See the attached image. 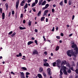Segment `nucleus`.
<instances>
[{
  "instance_id": "38",
  "label": "nucleus",
  "mask_w": 78,
  "mask_h": 78,
  "mask_svg": "<svg viewBox=\"0 0 78 78\" xmlns=\"http://www.w3.org/2000/svg\"><path fill=\"white\" fill-rule=\"evenodd\" d=\"M57 63H61V61H60V60H58L57 61Z\"/></svg>"
},
{
  "instance_id": "29",
  "label": "nucleus",
  "mask_w": 78,
  "mask_h": 78,
  "mask_svg": "<svg viewBox=\"0 0 78 78\" xmlns=\"http://www.w3.org/2000/svg\"><path fill=\"white\" fill-rule=\"evenodd\" d=\"M72 63L73 64H72L73 66L75 67V63H74V61H73L72 62Z\"/></svg>"
},
{
  "instance_id": "33",
  "label": "nucleus",
  "mask_w": 78,
  "mask_h": 78,
  "mask_svg": "<svg viewBox=\"0 0 78 78\" xmlns=\"http://www.w3.org/2000/svg\"><path fill=\"white\" fill-rule=\"evenodd\" d=\"M12 33V31H11L8 34L9 35H11Z\"/></svg>"
},
{
  "instance_id": "23",
  "label": "nucleus",
  "mask_w": 78,
  "mask_h": 78,
  "mask_svg": "<svg viewBox=\"0 0 78 78\" xmlns=\"http://www.w3.org/2000/svg\"><path fill=\"white\" fill-rule=\"evenodd\" d=\"M48 6H49V4H46L45 6V9H47V8Z\"/></svg>"
},
{
  "instance_id": "20",
  "label": "nucleus",
  "mask_w": 78,
  "mask_h": 78,
  "mask_svg": "<svg viewBox=\"0 0 78 78\" xmlns=\"http://www.w3.org/2000/svg\"><path fill=\"white\" fill-rule=\"evenodd\" d=\"M59 64H60V63H57L56 65H57V66L58 67H59V68H60L61 66H60L59 65Z\"/></svg>"
},
{
  "instance_id": "27",
  "label": "nucleus",
  "mask_w": 78,
  "mask_h": 78,
  "mask_svg": "<svg viewBox=\"0 0 78 78\" xmlns=\"http://www.w3.org/2000/svg\"><path fill=\"white\" fill-rule=\"evenodd\" d=\"M63 74V73L62 72V70L61 69L60 70V75H61V76Z\"/></svg>"
},
{
  "instance_id": "52",
  "label": "nucleus",
  "mask_w": 78,
  "mask_h": 78,
  "mask_svg": "<svg viewBox=\"0 0 78 78\" xmlns=\"http://www.w3.org/2000/svg\"><path fill=\"white\" fill-rule=\"evenodd\" d=\"M75 18V16L74 15H73L72 18V20H73L74 19V18Z\"/></svg>"
},
{
  "instance_id": "55",
  "label": "nucleus",
  "mask_w": 78,
  "mask_h": 78,
  "mask_svg": "<svg viewBox=\"0 0 78 78\" xmlns=\"http://www.w3.org/2000/svg\"><path fill=\"white\" fill-rule=\"evenodd\" d=\"M43 61L44 62H47V59H44Z\"/></svg>"
},
{
  "instance_id": "39",
  "label": "nucleus",
  "mask_w": 78,
  "mask_h": 78,
  "mask_svg": "<svg viewBox=\"0 0 78 78\" xmlns=\"http://www.w3.org/2000/svg\"><path fill=\"white\" fill-rule=\"evenodd\" d=\"M70 69L71 70H72V71H74V70H73V67H71Z\"/></svg>"
},
{
  "instance_id": "30",
  "label": "nucleus",
  "mask_w": 78,
  "mask_h": 78,
  "mask_svg": "<svg viewBox=\"0 0 78 78\" xmlns=\"http://www.w3.org/2000/svg\"><path fill=\"white\" fill-rule=\"evenodd\" d=\"M32 10L34 12H36V9H35V8H34V7L32 8Z\"/></svg>"
},
{
  "instance_id": "5",
  "label": "nucleus",
  "mask_w": 78,
  "mask_h": 78,
  "mask_svg": "<svg viewBox=\"0 0 78 78\" xmlns=\"http://www.w3.org/2000/svg\"><path fill=\"white\" fill-rule=\"evenodd\" d=\"M48 75L49 76H51V69H50V68H49L48 69Z\"/></svg>"
},
{
  "instance_id": "10",
  "label": "nucleus",
  "mask_w": 78,
  "mask_h": 78,
  "mask_svg": "<svg viewBox=\"0 0 78 78\" xmlns=\"http://www.w3.org/2000/svg\"><path fill=\"white\" fill-rule=\"evenodd\" d=\"M5 7H6V10H8V4L7 3H6L5 4Z\"/></svg>"
},
{
  "instance_id": "21",
  "label": "nucleus",
  "mask_w": 78,
  "mask_h": 78,
  "mask_svg": "<svg viewBox=\"0 0 78 78\" xmlns=\"http://www.w3.org/2000/svg\"><path fill=\"white\" fill-rule=\"evenodd\" d=\"M72 3V1L71 0H69V5H71Z\"/></svg>"
},
{
  "instance_id": "59",
  "label": "nucleus",
  "mask_w": 78,
  "mask_h": 78,
  "mask_svg": "<svg viewBox=\"0 0 78 78\" xmlns=\"http://www.w3.org/2000/svg\"><path fill=\"white\" fill-rule=\"evenodd\" d=\"M73 34H70L69 35V37H71V36H72Z\"/></svg>"
},
{
  "instance_id": "28",
  "label": "nucleus",
  "mask_w": 78,
  "mask_h": 78,
  "mask_svg": "<svg viewBox=\"0 0 78 78\" xmlns=\"http://www.w3.org/2000/svg\"><path fill=\"white\" fill-rule=\"evenodd\" d=\"M67 72L69 73H71V70H70V69H69L67 70Z\"/></svg>"
},
{
  "instance_id": "22",
  "label": "nucleus",
  "mask_w": 78,
  "mask_h": 78,
  "mask_svg": "<svg viewBox=\"0 0 78 78\" xmlns=\"http://www.w3.org/2000/svg\"><path fill=\"white\" fill-rule=\"evenodd\" d=\"M45 19V18L44 17H43L41 18V21H44V19Z\"/></svg>"
},
{
  "instance_id": "42",
  "label": "nucleus",
  "mask_w": 78,
  "mask_h": 78,
  "mask_svg": "<svg viewBox=\"0 0 78 78\" xmlns=\"http://www.w3.org/2000/svg\"><path fill=\"white\" fill-rule=\"evenodd\" d=\"M19 55L20 57L22 56V54L20 52L19 54Z\"/></svg>"
},
{
  "instance_id": "35",
  "label": "nucleus",
  "mask_w": 78,
  "mask_h": 78,
  "mask_svg": "<svg viewBox=\"0 0 78 78\" xmlns=\"http://www.w3.org/2000/svg\"><path fill=\"white\" fill-rule=\"evenodd\" d=\"M48 12V10H45L44 11V12H45V13H46V14H47V13Z\"/></svg>"
},
{
  "instance_id": "32",
  "label": "nucleus",
  "mask_w": 78,
  "mask_h": 78,
  "mask_svg": "<svg viewBox=\"0 0 78 78\" xmlns=\"http://www.w3.org/2000/svg\"><path fill=\"white\" fill-rule=\"evenodd\" d=\"M21 76H24V73L23 72H21Z\"/></svg>"
},
{
  "instance_id": "2",
  "label": "nucleus",
  "mask_w": 78,
  "mask_h": 78,
  "mask_svg": "<svg viewBox=\"0 0 78 78\" xmlns=\"http://www.w3.org/2000/svg\"><path fill=\"white\" fill-rule=\"evenodd\" d=\"M66 64H67L68 67H70V64L67 62L65 60H62V62L61 63V66H62V67H64L66 69V67L64 66L66 65Z\"/></svg>"
},
{
  "instance_id": "15",
  "label": "nucleus",
  "mask_w": 78,
  "mask_h": 78,
  "mask_svg": "<svg viewBox=\"0 0 78 78\" xmlns=\"http://www.w3.org/2000/svg\"><path fill=\"white\" fill-rule=\"evenodd\" d=\"M27 6H28V4L27 3H26V5L24 7V9H26L27 8V7H28Z\"/></svg>"
},
{
  "instance_id": "58",
  "label": "nucleus",
  "mask_w": 78,
  "mask_h": 78,
  "mask_svg": "<svg viewBox=\"0 0 78 78\" xmlns=\"http://www.w3.org/2000/svg\"><path fill=\"white\" fill-rule=\"evenodd\" d=\"M61 36H64V34L62 33H61Z\"/></svg>"
},
{
  "instance_id": "54",
  "label": "nucleus",
  "mask_w": 78,
  "mask_h": 78,
  "mask_svg": "<svg viewBox=\"0 0 78 78\" xmlns=\"http://www.w3.org/2000/svg\"><path fill=\"white\" fill-rule=\"evenodd\" d=\"M52 12H54V11H55V9H52Z\"/></svg>"
},
{
  "instance_id": "16",
  "label": "nucleus",
  "mask_w": 78,
  "mask_h": 78,
  "mask_svg": "<svg viewBox=\"0 0 78 78\" xmlns=\"http://www.w3.org/2000/svg\"><path fill=\"white\" fill-rule=\"evenodd\" d=\"M41 11H39L38 13L37 16H41Z\"/></svg>"
},
{
  "instance_id": "56",
  "label": "nucleus",
  "mask_w": 78,
  "mask_h": 78,
  "mask_svg": "<svg viewBox=\"0 0 78 78\" xmlns=\"http://www.w3.org/2000/svg\"><path fill=\"white\" fill-rule=\"evenodd\" d=\"M46 13H45V12H44V14H43V16H44L45 15H46Z\"/></svg>"
},
{
  "instance_id": "60",
  "label": "nucleus",
  "mask_w": 78,
  "mask_h": 78,
  "mask_svg": "<svg viewBox=\"0 0 78 78\" xmlns=\"http://www.w3.org/2000/svg\"><path fill=\"white\" fill-rule=\"evenodd\" d=\"M46 22H48V18H46Z\"/></svg>"
},
{
  "instance_id": "19",
  "label": "nucleus",
  "mask_w": 78,
  "mask_h": 78,
  "mask_svg": "<svg viewBox=\"0 0 78 78\" xmlns=\"http://www.w3.org/2000/svg\"><path fill=\"white\" fill-rule=\"evenodd\" d=\"M19 28L20 30H25V29H26V28L22 27H19Z\"/></svg>"
},
{
  "instance_id": "47",
  "label": "nucleus",
  "mask_w": 78,
  "mask_h": 78,
  "mask_svg": "<svg viewBox=\"0 0 78 78\" xmlns=\"http://www.w3.org/2000/svg\"><path fill=\"white\" fill-rule=\"evenodd\" d=\"M44 54H45V55H47V52L46 51L44 52Z\"/></svg>"
},
{
  "instance_id": "51",
  "label": "nucleus",
  "mask_w": 78,
  "mask_h": 78,
  "mask_svg": "<svg viewBox=\"0 0 78 78\" xmlns=\"http://www.w3.org/2000/svg\"><path fill=\"white\" fill-rule=\"evenodd\" d=\"M23 17V14H21L20 18H22Z\"/></svg>"
},
{
  "instance_id": "50",
  "label": "nucleus",
  "mask_w": 78,
  "mask_h": 78,
  "mask_svg": "<svg viewBox=\"0 0 78 78\" xmlns=\"http://www.w3.org/2000/svg\"><path fill=\"white\" fill-rule=\"evenodd\" d=\"M23 5H24V4H23V3H22V2H21V3L20 4V5L21 6H23Z\"/></svg>"
},
{
  "instance_id": "14",
  "label": "nucleus",
  "mask_w": 78,
  "mask_h": 78,
  "mask_svg": "<svg viewBox=\"0 0 78 78\" xmlns=\"http://www.w3.org/2000/svg\"><path fill=\"white\" fill-rule=\"evenodd\" d=\"M38 77L39 78H42V75L40 74H37Z\"/></svg>"
},
{
  "instance_id": "36",
  "label": "nucleus",
  "mask_w": 78,
  "mask_h": 78,
  "mask_svg": "<svg viewBox=\"0 0 78 78\" xmlns=\"http://www.w3.org/2000/svg\"><path fill=\"white\" fill-rule=\"evenodd\" d=\"M34 42L35 44H36V45H37V41L36 40H35Z\"/></svg>"
},
{
  "instance_id": "4",
  "label": "nucleus",
  "mask_w": 78,
  "mask_h": 78,
  "mask_svg": "<svg viewBox=\"0 0 78 78\" xmlns=\"http://www.w3.org/2000/svg\"><path fill=\"white\" fill-rule=\"evenodd\" d=\"M19 0H18V1L16 2V9H18V8H19Z\"/></svg>"
},
{
  "instance_id": "24",
  "label": "nucleus",
  "mask_w": 78,
  "mask_h": 78,
  "mask_svg": "<svg viewBox=\"0 0 78 78\" xmlns=\"http://www.w3.org/2000/svg\"><path fill=\"white\" fill-rule=\"evenodd\" d=\"M36 5V3L34 2V3H32V4L31 7H34V6Z\"/></svg>"
},
{
  "instance_id": "3",
  "label": "nucleus",
  "mask_w": 78,
  "mask_h": 78,
  "mask_svg": "<svg viewBox=\"0 0 78 78\" xmlns=\"http://www.w3.org/2000/svg\"><path fill=\"white\" fill-rule=\"evenodd\" d=\"M32 53L33 55H39L38 51L36 49H35L33 51Z\"/></svg>"
},
{
  "instance_id": "41",
  "label": "nucleus",
  "mask_w": 78,
  "mask_h": 78,
  "mask_svg": "<svg viewBox=\"0 0 78 78\" xmlns=\"http://www.w3.org/2000/svg\"><path fill=\"white\" fill-rule=\"evenodd\" d=\"M76 73L78 74V69H76L75 70Z\"/></svg>"
},
{
  "instance_id": "12",
  "label": "nucleus",
  "mask_w": 78,
  "mask_h": 78,
  "mask_svg": "<svg viewBox=\"0 0 78 78\" xmlns=\"http://www.w3.org/2000/svg\"><path fill=\"white\" fill-rule=\"evenodd\" d=\"M33 42L32 41H29L27 43V45H30V44H33Z\"/></svg>"
},
{
  "instance_id": "34",
  "label": "nucleus",
  "mask_w": 78,
  "mask_h": 78,
  "mask_svg": "<svg viewBox=\"0 0 78 78\" xmlns=\"http://www.w3.org/2000/svg\"><path fill=\"white\" fill-rule=\"evenodd\" d=\"M21 3H23V4H24V3H25V0H23L21 2Z\"/></svg>"
},
{
  "instance_id": "11",
  "label": "nucleus",
  "mask_w": 78,
  "mask_h": 78,
  "mask_svg": "<svg viewBox=\"0 0 78 78\" xmlns=\"http://www.w3.org/2000/svg\"><path fill=\"white\" fill-rule=\"evenodd\" d=\"M46 3V1L45 0L43 2L41 3V6H43V5H45Z\"/></svg>"
},
{
  "instance_id": "31",
  "label": "nucleus",
  "mask_w": 78,
  "mask_h": 78,
  "mask_svg": "<svg viewBox=\"0 0 78 78\" xmlns=\"http://www.w3.org/2000/svg\"><path fill=\"white\" fill-rule=\"evenodd\" d=\"M26 75H30V73H28V72H27L26 73Z\"/></svg>"
},
{
  "instance_id": "49",
  "label": "nucleus",
  "mask_w": 78,
  "mask_h": 78,
  "mask_svg": "<svg viewBox=\"0 0 78 78\" xmlns=\"http://www.w3.org/2000/svg\"><path fill=\"white\" fill-rule=\"evenodd\" d=\"M12 15L14 14V10L12 11Z\"/></svg>"
},
{
  "instance_id": "26",
  "label": "nucleus",
  "mask_w": 78,
  "mask_h": 78,
  "mask_svg": "<svg viewBox=\"0 0 78 78\" xmlns=\"http://www.w3.org/2000/svg\"><path fill=\"white\" fill-rule=\"evenodd\" d=\"M56 62H54L53 64V66H56Z\"/></svg>"
},
{
  "instance_id": "6",
  "label": "nucleus",
  "mask_w": 78,
  "mask_h": 78,
  "mask_svg": "<svg viewBox=\"0 0 78 78\" xmlns=\"http://www.w3.org/2000/svg\"><path fill=\"white\" fill-rule=\"evenodd\" d=\"M43 66H46V67H48V66H49V64H48V63L45 62Z\"/></svg>"
},
{
  "instance_id": "17",
  "label": "nucleus",
  "mask_w": 78,
  "mask_h": 78,
  "mask_svg": "<svg viewBox=\"0 0 78 78\" xmlns=\"http://www.w3.org/2000/svg\"><path fill=\"white\" fill-rule=\"evenodd\" d=\"M59 46H57L56 48H55V50L56 51H58L59 50Z\"/></svg>"
},
{
  "instance_id": "46",
  "label": "nucleus",
  "mask_w": 78,
  "mask_h": 78,
  "mask_svg": "<svg viewBox=\"0 0 78 78\" xmlns=\"http://www.w3.org/2000/svg\"><path fill=\"white\" fill-rule=\"evenodd\" d=\"M43 38L44 39V41H46V39L45 38V36H43Z\"/></svg>"
},
{
  "instance_id": "13",
  "label": "nucleus",
  "mask_w": 78,
  "mask_h": 78,
  "mask_svg": "<svg viewBox=\"0 0 78 78\" xmlns=\"http://www.w3.org/2000/svg\"><path fill=\"white\" fill-rule=\"evenodd\" d=\"M21 69H23V70H25L26 71H27V69L25 67H22L21 68Z\"/></svg>"
},
{
  "instance_id": "53",
  "label": "nucleus",
  "mask_w": 78,
  "mask_h": 78,
  "mask_svg": "<svg viewBox=\"0 0 78 78\" xmlns=\"http://www.w3.org/2000/svg\"><path fill=\"white\" fill-rule=\"evenodd\" d=\"M31 22H30L29 23H28V25L29 26H31Z\"/></svg>"
},
{
  "instance_id": "7",
  "label": "nucleus",
  "mask_w": 78,
  "mask_h": 78,
  "mask_svg": "<svg viewBox=\"0 0 78 78\" xmlns=\"http://www.w3.org/2000/svg\"><path fill=\"white\" fill-rule=\"evenodd\" d=\"M39 71L40 73H41L43 71V69L42 67H40L39 68Z\"/></svg>"
},
{
  "instance_id": "64",
  "label": "nucleus",
  "mask_w": 78,
  "mask_h": 78,
  "mask_svg": "<svg viewBox=\"0 0 78 78\" xmlns=\"http://www.w3.org/2000/svg\"><path fill=\"white\" fill-rule=\"evenodd\" d=\"M64 2H65V3H67V1H65L64 0Z\"/></svg>"
},
{
  "instance_id": "43",
  "label": "nucleus",
  "mask_w": 78,
  "mask_h": 78,
  "mask_svg": "<svg viewBox=\"0 0 78 78\" xmlns=\"http://www.w3.org/2000/svg\"><path fill=\"white\" fill-rule=\"evenodd\" d=\"M43 75H44V76H45V77H46V76H47V75L44 73H43Z\"/></svg>"
},
{
  "instance_id": "48",
  "label": "nucleus",
  "mask_w": 78,
  "mask_h": 78,
  "mask_svg": "<svg viewBox=\"0 0 78 78\" xmlns=\"http://www.w3.org/2000/svg\"><path fill=\"white\" fill-rule=\"evenodd\" d=\"M55 30V27H53L52 30V31H54Z\"/></svg>"
},
{
  "instance_id": "8",
  "label": "nucleus",
  "mask_w": 78,
  "mask_h": 78,
  "mask_svg": "<svg viewBox=\"0 0 78 78\" xmlns=\"http://www.w3.org/2000/svg\"><path fill=\"white\" fill-rule=\"evenodd\" d=\"M63 73H64V74H65V75H67V71H66V69H64Z\"/></svg>"
},
{
  "instance_id": "37",
  "label": "nucleus",
  "mask_w": 78,
  "mask_h": 78,
  "mask_svg": "<svg viewBox=\"0 0 78 78\" xmlns=\"http://www.w3.org/2000/svg\"><path fill=\"white\" fill-rule=\"evenodd\" d=\"M11 12H9V16H8L9 17H10V16H11Z\"/></svg>"
},
{
  "instance_id": "25",
  "label": "nucleus",
  "mask_w": 78,
  "mask_h": 78,
  "mask_svg": "<svg viewBox=\"0 0 78 78\" xmlns=\"http://www.w3.org/2000/svg\"><path fill=\"white\" fill-rule=\"evenodd\" d=\"M63 4V1H62L60 3L59 5L60 6H62Z\"/></svg>"
},
{
  "instance_id": "18",
  "label": "nucleus",
  "mask_w": 78,
  "mask_h": 78,
  "mask_svg": "<svg viewBox=\"0 0 78 78\" xmlns=\"http://www.w3.org/2000/svg\"><path fill=\"white\" fill-rule=\"evenodd\" d=\"M16 32H14V33L12 34L11 35V37H14V36H15V35H16Z\"/></svg>"
},
{
  "instance_id": "57",
  "label": "nucleus",
  "mask_w": 78,
  "mask_h": 78,
  "mask_svg": "<svg viewBox=\"0 0 78 78\" xmlns=\"http://www.w3.org/2000/svg\"><path fill=\"white\" fill-rule=\"evenodd\" d=\"M25 22H26V20H23V23H25Z\"/></svg>"
},
{
  "instance_id": "63",
  "label": "nucleus",
  "mask_w": 78,
  "mask_h": 78,
  "mask_svg": "<svg viewBox=\"0 0 78 78\" xmlns=\"http://www.w3.org/2000/svg\"><path fill=\"white\" fill-rule=\"evenodd\" d=\"M41 5V2L39 1V5Z\"/></svg>"
},
{
  "instance_id": "40",
  "label": "nucleus",
  "mask_w": 78,
  "mask_h": 78,
  "mask_svg": "<svg viewBox=\"0 0 78 78\" xmlns=\"http://www.w3.org/2000/svg\"><path fill=\"white\" fill-rule=\"evenodd\" d=\"M56 37L57 39H60V37H59V36H57Z\"/></svg>"
},
{
  "instance_id": "9",
  "label": "nucleus",
  "mask_w": 78,
  "mask_h": 78,
  "mask_svg": "<svg viewBox=\"0 0 78 78\" xmlns=\"http://www.w3.org/2000/svg\"><path fill=\"white\" fill-rule=\"evenodd\" d=\"M2 19H5V13H2Z\"/></svg>"
},
{
  "instance_id": "61",
  "label": "nucleus",
  "mask_w": 78,
  "mask_h": 78,
  "mask_svg": "<svg viewBox=\"0 0 78 78\" xmlns=\"http://www.w3.org/2000/svg\"><path fill=\"white\" fill-rule=\"evenodd\" d=\"M35 32H36V33H37V30L35 29Z\"/></svg>"
},
{
  "instance_id": "1",
  "label": "nucleus",
  "mask_w": 78,
  "mask_h": 78,
  "mask_svg": "<svg viewBox=\"0 0 78 78\" xmlns=\"http://www.w3.org/2000/svg\"><path fill=\"white\" fill-rule=\"evenodd\" d=\"M72 47L74 48V53L73 50L72 49L67 51L66 52L68 56L70 57H71L72 55V56H74L75 58H76V55L78 53V49L77 45L76 44H73L72 45Z\"/></svg>"
},
{
  "instance_id": "62",
  "label": "nucleus",
  "mask_w": 78,
  "mask_h": 78,
  "mask_svg": "<svg viewBox=\"0 0 78 78\" xmlns=\"http://www.w3.org/2000/svg\"><path fill=\"white\" fill-rule=\"evenodd\" d=\"M31 0H28L27 2L28 3H30L31 2Z\"/></svg>"
},
{
  "instance_id": "44",
  "label": "nucleus",
  "mask_w": 78,
  "mask_h": 78,
  "mask_svg": "<svg viewBox=\"0 0 78 78\" xmlns=\"http://www.w3.org/2000/svg\"><path fill=\"white\" fill-rule=\"evenodd\" d=\"M21 78H26L25 76H21Z\"/></svg>"
},
{
  "instance_id": "45",
  "label": "nucleus",
  "mask_w": 78,
  "mask_h": 78,
  "mask_svg": "<svg viewBox=\"0 0 78 78\" xmlns=\"http://www.w3.org/2000/svg\"><path fill=\"white\" fill-rule=\"evenodd\" d=\"M37 2H38V0H35V3H36V4H37Z\"/></svg>"
}]
</instances>
